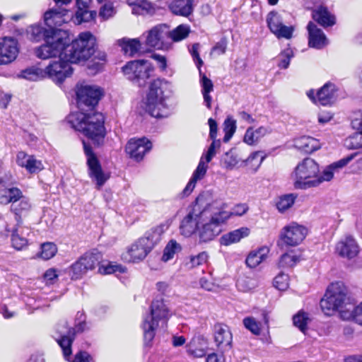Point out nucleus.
<instances>
[{
  "mask_svg": "<svg viewBox=\"0 0 362 362\" xmlns=\"http://www.w3.org/2000/svg\"><path fill=\"white\" fill-rule=\"evenodd\" d=\"M44 69L31 66L22 70L19 76L30 81H37L45 77Z\"/></svg>",
  "mask_w": 362,
  "mask_h": 362,
  "instance_id": "nucleus-42",
  "label": "nucleus"
},
{
  "mask_svg": "<svg viewBox=\"0 0 362 362\" xmlns=\"http://www.w3.org/2000/svg\"><path fill=\"white\" fill-rule=\"evenodd\" d=\"M212 143L209 147L205 158L206 163H209L213 157L216 155V148H218L221 146L220 140L211 139Z\"/></svg>",
  "mask_w": 362,
  "mask_h": 362,
  "instance_id": "nucleus-63",
  "label": "nucleus"
},
{
  "mask_svg": "<svg viewBox=\"0 0 362 362\" xmlns=\"http://www.w3.org/2000/svg\"><path fill=\"white\" fill-rule=\"evenodd\" d=\"M269 250L267 247H262L258 250L251 252L246 260V264L250 268H255L265 259Z\"/></svg>",
  "mask_w": 362,
  "mask_h": 362,
  "instance_id": "nucleus-33",
  "label": "nucleus"
},
{
  "mask_svg": "<svg viewBox=\"0 0 362 362\" xmlns=\"http://www.w3.org/2000/svg\"><path fill=\"white\" fill-rule=\"evenodd\" d=\"M207 168V165L202 160H201L197 169L193 173L192 178L196 181L202 179L206 173Z\"/></svg>",
  "mask_w": 362,
  "mask_h": 362,
  "instance_id": "nucleus-62",
  "label": "nucleus"
},
{
  "mask_svg": "<svg viewBox=\"0 0 362 362\" xmlns=\"http://www.w3.org/2000/svg\"><path fill=\"white\" fill-rule=\"evenodd\" d=\"M312 17L315 21L323 27L332 26L335 24L334 16L322 5L313 10Z\"/></svg>",
  "mask_w": 362,
  "mask_h": 362,
  "instance_id": "nucleus-28",
  "label": "nucleus"
},
{
  "mask_svg": "<svg viewBox=\"0 0 362 362\" xmlns=\"http://www.w3.org/2000/svg\"><path fill=\"white\" fill-rule=\"evenodd\" d=\"M90 2L91 0H76V18L78 23L88 22L95 17L96 12L89 9Z\"/></svg>",
  "mask_w": 362,
  "mask_h": 362,
  "instance_id": "nucleus-27",
  "label": "nucleus"
},
{
  "mask_svg": "<svg viewBox=\"0 0 362 362\" xmlns=\"http://www.w3.org/2000/svg\"><path fill=\"white\" fill-rule=\"evenodd\" d=\"M319 166L312 158H305L295 168L293 177L294 180V187L296 189H305L316 187L320 183L330 181L332 175L329 170H323L320 175H318Z\"/></svg>",
  "mask_w": 362,
  "mask_h": 362,
  "instance_id": "nucleus-4",
  "label": "nucleus"
},
{
  "mask_svg": "<svg viewBox=\"0 0 362 362\" xmlns=\"http://www.w3.org/2000/svg\"><path fill=\"white\" fill-rule=\"evenodd\" d=\"M190 29L187 25H180L173 30H169L168 40L179 42L185 39L189 34Z\"/></svg>",
  "mask_w": 362,
  "mask_h": 362,
  "instance_id": "nucleus-40",
  "label": "nucleus"
},
{
  "mask_svg": "<svg viewBox=\"0 0 362 362\" xmlns=\"http://www.w3.org/2000/svg\"><path fill=\"white\" fill-rule=\"evenodd\" d=\"M170 226V222L166 221L148 230L143 237L139 238L128 247L127 252L123 255V258L132 262L143 260L154 246L160 241L161 236Z\"/></svg>",
  "mask_w": 362,
  "mask_h": 362,
  "instance_id": "nucleus-3",
  "label": "nucleus"
},
{
  "mask_svg": "<svg viewBox=\"0 0 362 362\" xmlns=\"http://www.w3.org/2000/svg\"><path fill=\"white\" fill-rule=\"evenodd\" d=\"M307 233L305 227L293 222L281 229L279 238L286 245L296 246L305 239Z\"/></svg>",
  "mask_w": 362,
  "mask_h": 362,
  "instance_id": "nucleus-18",
  "label": "nucleus"
},
{
  "mask_svg": "<svg viewBox=\"0 0 362 362\" xmlns=\"http://www.w3.org/2000/svg\"><path fill=\"white\" fill-rule=\"evenodd\" d=\"M293 57V50L291 48L285 49L278 56V66L281 69H287Z\"/></svg>",
  "mask_w": 362,
  "mask_h": 362,
  "instance_id": "nucleus-53",
  "label": "nucleus"
},
{
  "mask_svg": "<svg viewBox=\"0 0 362 362\" xmlns=\"http://www.w3.org/2000/svg\"><path fill=\"white\" fill-rule=\"evenodd\" d=\"M30 208V203L25 197H23L19 201L11 205V211L15 214L17 223H21V215L27 213Z\"/></svg>",
  "mask_w": 362,
  "mask_h": 362,
  "instance_id": "nucleus-35",
  "label": "nucleus"
},
{
  "mask_svg": "<svg viewBox=\"0 0 362 362\" xmlns=\"http://www.w3.org/2000/svg\"><path fill=\"white\" fill-rule=\"evenodd\" d=\"M45 43L37 47L35 55L42 59L49 58H64L65 45L67 40V34L62 30L54 34L45 40Z\"/></svg>",
  "mask_w": 362,
  "mask_h": 362,
  "instance_id": "nucleus-9",
  "label": "nucleus"
},
{
  "mask_svg": "<svg viewBox=\"0 0 362 362\" xmlns=\"http://www.w3.org/2000/svg\"><path fill=\"white\" fill-rule=\"evenodd\" d=\"M207 168V165L202 160H201L197 169L193 173L192 178L196 181L202 179L206 173Z\"/></svg>",
  "mask_w": 362,
  "mask_h": 362,
  "instance_id": "nucleus-61",
  "label": "nucleus"
},
{
  "mask_svg": "<svg viewBox=\"0 0 362 362\" xmlns=\"http://www.w3.org/2000/svg\"><path fill=\"white\" fill-rule=\"evenodd\" d=\"M57 252V246L52 243H45L41 245V252L40 257L45 259L48 260L53 257Z\"/></svg>",
  "mask_w": 362,
  "mask_h": 362,
  "instance_id": "nucleus-51",
  "label": "nucleus"
},
{
  "mask_svg": "<svg viewBox=\"0 0 362 362\" xmlns=\"http://www.w3.org/2000/svg\"><path fill=\"white\" fill-rule=\"evenodd\" d=\"M269 133V129L264 127H260L255 131L253 130L252 128L250 127L247 129L245 132L244 136V141L249 145L255 144L261 138H262Z\"/></svg>",
  "mask_w": 362,
  "mask_h": 362,
  "instance_id": "nucleus-37",
  "label": "nucleus"
},
{
  "mask_svg": "<svg viewBox=\"0 0 362 362\" xmlns=\"http://www.w3.org/2000/svg\"><path fill=\"white\" fill-rule=\"evenodd\" d=\"M29 232V228L17 223V227L13 230L11 235L12 246L17 250H23L26 247L28 241L24 235H28Z\"/></svg>",
  "mask_w": 362,
  "mask_h": 362,
  "instance_id": "nucleus-29",
  "label": "nucleus"
},
{
  "mask_svg": "<svg viewBox=\"0 0 362 362\" xmlns=\"http://www.w3.org/2000/svg\"><path fill=\"white\" fill-rule=\"evenodd\" d=\"M170 315V311L162 298L152 302L150 314L144 318L142 324L146 345L152 341L159 326L163 327L167 325Z\"/></svg>",
  "mask_w": 362,
  "mask_h": 362,
  "instance_id": "nucleus-6",
  "label": "nucleus"
},
{
  "mask_svg": "<svg viewBox=\"0 0 362 362\" xmlns=\"http://www.w3.org/2000/svg\"><path fill=\"white\" fill-rule=\"evenodd\" d=\"M44 168L41 160L35 158L34 156H30L28 158V163L27 162V166L25 169L30 173H37Z\"/></svg>",
  "mask_w": 362,
  "mask_h": 362,
  "instance_id": "nucleus-56",
  "label": "nucleus"
},
{
  "mask_svg": "<svg viewBox=\"0 0 362 362\" xmlns=\"http://www.w3.org/2000/svg\"><path fill=\"white\" fill-rule=\"evenodd\" d=\"M181 249L182 248L180 245L175 240H170L164 249L162 260L163 262H168V260L173 259L175 254L179 252Z\"/></svg>",
  "mask_w": 362,
  "mask_h": 362,
  "instance_id": "nucleus-45",
  "label": "nucleus"
},
{
  "mask_svg": "<svg viewBox=\"0 0 362 362\" xmlns=\"http://www.w3.org/2000/svg\"><path fill=\"white\" fill-rule=\"evenodd\" d=\"M209 255L206 252H202L199 253L197 255L192 256L190 257L189 262H187V265L190 268H193L195 267H198L199 265H202L206 263L208 260Z\"/></svg>",
  "mask_w": 362,
  "mask_h": 362,
  "instance_id": "nucleus-57",
  "label": "nucleus"
},
{
  "mask_svg": "<svg viewBox=\"0 0 362 362\" xmlns=\"http://www.w3.org/2000/svg\"><path fill=\"white\" fill-rule=\"evenodd\" d=\"M192 0H175L168 7L171 12L175 15L188 16L193 12Z\"/></svg>",
  "mask_w": 362,
  "mask_h": 362,
  "instance_id": "nucleus-30",
  "label": "nucleus"
},
{
  "mask_svg": "<svg viewBox=\"0 0 362 362\" xmlns=\"http://www.w3.org/2000/svg\"><path fill=\"white\" fill-rule=\"evenodd\" d=\"M296 197L293 194L281 196L276 202V208L280 212H284L291 208L295 202Z\"/></svg>",
  "mask_w": 362,
  "mask_h": 362,
  "instance_id": "nucleus-49",
  "label": "nucleus"
},
{
  "mask_svg": "<svg viewBox=\"0 0 362 362\" xmlns=\"http://www.w3.org/2000/svg\"><path fill=\"white\" fill-rule=\"evenodd\" d=\"M5 193L8 194L9 201L11 204L16 203L17 201H19L23 197L22 192L17 187H11L5 189Z\"/></svg>",
  "mask_w": 362,
  "mask_h": 362,
  "instance_id": "nucleus-60",
  "label": "nucleus"
},
{
  "mask_svg": "<svg viewBox=\"0 0 362 362\" xmlns=\"http://www.w3.org/2000/svg\"><path fill=\"white\" fill-rule=\"evenodd\" d=\"M209 212V204L202 211L197 212L194 209L189 211L180 223V234L185 237H190L198 232L200 224L208 218Z\"/></svg>",
  "mask_w": 362,
  "mask_h": 362,
  "instance_id": "nucleus-14",
  "label": "nucleus"
},
{
  "mask_svg": "<svg viewBox=\"0 0 362 362\" xmlns=\"http://www.w3.org/2000/svg\"><path fill=\"white\" fill-rule=\"evenodd\" d=\"M18 54V43L12 37L0 39V65L8 64L13 62Z\"/></svg>",
  "mask_w": 362,
  "mask_h": 362,
  "instance_id": "nucleus-22",
  "label": "nucleus"
},
{
  "mask_svg": "<svg viewBox=\"0 0 362 362\" xmlns=\"http://www.w3.org/2000/svg\"><path fill=\"white\" fill-rule=\"evenodd\" d=\"M210 212L208 218L201 223L198 230L199 243H207L215 238L221 231V223H224L229 215L223 210L215 207L214 204H209Z\"/></svg>",
  "mask_w": 362,
  "mask_h": 362,
  "instance_id": "nucleus-8",
  "label": "nucleus"
},
{
  "mask_svg": "<svg viewBox=\"0 0 362 362\" xmlns=\"http://www.w3.org/2000/svg\"><path fill=\"white\" fill-rule=\"evenodd\" d=\"M67 121L74 129L82 132L94 144L99 146L103 143L106 130L102 113L95 111L90 113L72 112L68 116Z\"/></svg>",
  "mask_w": 362,
  "mask_h": 362,
  "instance_id": "nucleus-2",
  "label": "nucleus"
},
{
  "mask_svg": "<svg viewBox=\"0 0 362 362\" xmlns=\"http://www.w3.org/2000/svg\"><path fill=\"white\" fill-rule=\"evenodd\" d=\"M223 160L226 168L229 169H232L239 162L238 155L233 150H230L226 153L223 157Z\"/></svg>",
  "mask_w": 362,
  "mask_h": 362,
  "instance_id": "nucleus-58",
  "label": "nucleus"
},
{
  "mask_svg": "<svg viewBox=\"0 0 362 362\" xmlns=\"http://www.w3.org/2000/svg\"><path fill=\"white\" fill-rule=\"evenodd\" d=\"M64 58L70 63H81L93 57L88 65L91 74L100 71L106 62L104 52L96 49V40L90 32L81 33L78 37L70 42L67 36Z\"/></svg>",
  "mask_w": 362,
  "mask_h": 362,
  "instance_id": "nucleus-1",
  "label": "nucleus"
},
{
  "mask_svg": "<svg viewBox=\"0 0 362 362\" xmlns=\"http://www.w3.org/2000/svg\"><path fill=\"white\" fill-rule=\"evenodd\" d=\"M236 130V121L230 117H228L223 123V131L225 136L223 141H228L234 134Z\"/></svg>",
  "mask_w": 362,
  "mask_h": 362,
  "instance_id": "nucleus-52",
  "label": "nucleus"
},
{
  "mask_svg": "<svg viewBox=\"0 0 362 362\" xmlns=\"http://www.w3.org/2000/svg\"><path fill=\"white\" fill-rule=\"evenodd\" d=\"M70 62L64 58H59L57 61H52L44 69L45 77L48 76L57 83H62L66 78L69 77L73 73V69Z\"/></svg>",
  "mask_w": 362,
  "mask_h": 362,
  "instance_id": "nucleus-16",
  "label": "nucleus"
},
{
  "mask_svg": "<svg viewBox=\"0 0 362 362\" xmlns=\"http://www.w3.org/2000/svg\"><path fill=\"white\" fill-rule=\"evenodd\" d=\"M295 146L307 153H310L320 148L318 140L311 136H301L295 141Z\"/></svg>",
  "mask_w": 362,
  "mask_h": 362,
  "instance_id": "nucleus-32",
  "label": "nucleus"
},
{
  "mask_svg": "<svg viewBox=\"0 0 362 362\" xmlns=\"http://www.w3.org/2000/svg\"><path fill=\"white\" fill-rule=\"evenodd\" d=\"M351 301L347 296V291L341 282L331 284L320 300V308L326 315H332L336 311L340 310L342 317L349 311L348 307L351 306Z\"/></svg>",
  "mask_w": 362,
  "mask_h": 362,
  "instance_id": "nucleus-5",
  "label": "nucleus"
},
{
  "mask_svg": "<svg viewBox=\"0 0 362 362\" xmlns=\"http://www.w3.org/2000/svg\"><path fill=\"white\" fill-rule=\"evenodd\" d=\"M351 127L356 131H362V111L354 112L351 119Z\"/></svg>",
  "mask_w": 362,
  "mask_h": 362,
  "instance_id": "nucleus-64",
  "label": "nucleus"
},
{
  "mask_svg": "<svg viewBox=\"0 0 362 362\" xmlns=\"http://www.w3.org/2000/svg\"><path fill=\"white\" fill-rule=\"evenodd\" d=\"M168 82L164 79L153 80L149 86L146 98V110L156 118L167 116V108L163 96L164 90L168 86Z\"/></svg>",
  "mask_w": 362,
  "mask_h": 362,
  "instance_id": "nucleus-7",
  "label": "nucleus"
},
{
  "mask_svg": "<svg viewBox=\"0 0 362 362\" xmlns=\"http://www.w3.org/2000/svg\"><path fill=\"white\" fill-rule=\"evenodd\" d=\"M60 30L55 28H45L43 26L35 24L29 26L27 29V35L28 38L33 42H40L42 40L44 41L47 37L52 36L54 34L58 33Z\"/></svg>",
  "mask_w": 362,
  "mask_h": 362,
  "instance_id": "nucleus-26",
  "label": "nucleus"
},
{
  "mask_svg": "<svg viewBox=\"0 0 362 362\" xmlns=\"http://www.w3.org/2000/svg\"><path fill=\"white\" fill-rule=\"evenodd\" d=\"M168 35L169 27L166 24L156 25L148 31L146 44L158 49H168L170 47Z\"/></svg>",
  "mask_w": 362,
  "mask_h": 362,
  "instance_id": "nucleus-15",
  "label": "nucleus"
},
{
  "mask_svg": "<svg viewBox=\"0 0 362 362\" xmlns=\"http://www.w3.org/2000/svg\"><path fill=\"white\" fill-rule=\"evenodd\" d=\"M122 70L129 80L141 87L145 86L153 68L148 60L140 59L129 62L123 66Z\"/></svg>",
  "mask_w": 362,
  "mask_h": 362,
  "instance_id": "nucleus-10",
  "label": "nucleus"
},
{
  "mask_svg": "<svg viewBox=\"0 0 362 362\" xmlns=\"http://www.w3.org/2000/svg\"><path fill=\"white\" fill-rule=\"evenodd\" d=\"M274 286L280 291L286 290L288 286V276L279 274L274 279Z\"/></svg>",
  "mask_w": 362,
  "mask_h": 362,
  "instance_id": "nucleus-59",
  "label": "nucleus"
},
{
  "mask_svg": "<svg viewBox=\"0 0 362 362\" xmlns=\"http://www.w3.org/2000/svg\"><path fill=\"white\" fill-rule=\"evenodd\" d=\"M126 268L121 264L109 263L107 265H100L98 272L101 274H110L115 272L124 273Z\"/></svg>",
  "mask_w": 362,
  "mask_h": 362,
  "instance_id": "nucleus-54",
  "label": "nucleus"
},
{
  "mask_svg": "<svg viewBox=\"0 0 362 362\" xmlns=\"http://www.w3.org/2000/svg\"><path fill=\"white\" fill-rule=\"evenodd\" d=\"M81 257L75 262L69 268V275L71 279H81L88 272L84 266Z\"/></svg>",
  "mask_w": 362,
  "mask_h": 362,
  "instance_id": "nucleus-44",
  "label": "nucleus"
},
{
  "mask_svg": "<svg viewBox=\"0 0 362 362\" xmlns=\"http://www.w3.org/2000/svg\"><path fill=\"white\" fill-rule=\"evenodd\" d=\"M243 325L252 334L259 335L261 332L260 323L252 317H247L243 320Z\"/></svg>",
  "mask_w": 362,
  "mask_h": 362,
  "instance_id": "nucleus-55",
  "label": "nucleus"
},
{
  "mask_svg": "<svg viewBox=\"0 0 362 362\" xmlns=\"http://www.w3.org/2000/svg\"><path fill=\"white\" fill-rule=\"evenodd\" d=\"M214 339L221 353L225 354L233 348V334L228 326L216 323L214 326Z\"/></svg>",
  "mask_w": 362,
  "mask_h": 362,
  "instance_id": "nucleus-20",
  "label": "nucleus"
},
{
  "mask_svg": "<svg viewBox=\"0 0 362 362\" xmlns=\"http://www.w3.org/2000/svg\"><path fill=\"white\" fill-rule=\"evenodd\" d=\"M67 13V9L60 6H56V8L49 9L45 13V23L49 28L61 26L62 24L66 22L65 16Z\"/></svg>",
  "mask_w": 362,
  "mask_h": 362,
  "instance_id": "nucleus-24",
  "label": "nucleus"
},
{
  "mask_svg": "<svg viewBox=\"0 0 362 362\" xmlns=\"http://www.w3.org/2000/svg\"><path fill=\"white\" fill-rule=\"evenodd\" d=\"M200 84L205 105L207 108L211 109L212 98L209 93L214 90L213 82L205 74H203L201 76Z\"/></svg>",
  "mask_w": 362,
  "mask_h": 362,
  "instance_id": "nucleus-36",
  "label": "nucleus"
},
{
  "mask_svg": "<svg viewBox=\"0 0 362 362\" xmlns=\"http://www.w3.org/2000/svg\"><path fill=\"white\" fill-rule=\"evenodd\" d=\"M119 45L124 53L129 57H133L141 48V44L136 39H122L119 40Z\"/></svg>",
  "mask_w": 362,
  "mask_h": 362,
  "instance_id": "nucleus-39",
  "label": "nucleus"
},
{
  "mask_svg": "<svg viewBox=\"0 0 362 362\" xmlns=\"http://www.w3.org/2000/svg\"><path fill=\"white\" fill-rule=\"evenodd\" d=\"M84 153L87 157V165L89 170V175L96 181L97 187L100 189L107 180V177L104 174L100 162L93 153L91 146L83 141Z\"/></svg>",
  "mask_w": 362,
  "mask_h": 362,
  "instance_id": "nucleus-17",
  "label": "nucleus"
},
{
  "mask_svg": "<svg viewBox=\"0 0 362 362\" xmlns=\"http://www.w3.org/2000/svg\"><path fill=\"white\" fill-rule=\"evenodd\" d=\"M348 308L349 311H346V315L343 317L352 318L356 323L362 325V303L354 307V303L351 302V306Z\"/></svg>",
  "mask_w": 362,
  "mask_h": 362,
  "instance_id": "nucleus-50",
  "label": "nucleus"
},
{
  "mask_svg": "<svg viewBox=\"0 0 362 362\" xmlns=\"http://www.w3.org/2000/svg\"><path fill=\"white\" fill-rule=\"evenodd\" d=\"M309 46L315 49H322L328 44V40L322 30L310 21L307 26Z\"/></svg>",
  "mask_w": 362,
  "mask_h": 362,
  "instance_id": "nucleus-25",
  "label": "nucleus"
},
{
  "mask_svg": "<svg viewBox=\"0 0 362 362\" xmlns=\"http://www.w3.org/2000/svg\"><path fill=\"white\" fill-rule=\"evenodd\" d=\"M248 234V228H241L223 235L221 238V243L223 245H229L240 241L241 238L247 236Z\"/></svg>",
  "mask_w": 362,
  "mask_h": 362,
  "instance_id": "nucleus-34",
  "label": "nucleus"
},
{
  "mask_svg": "<svg viewBox=\"0 0 362 362\" xmlns=\"http://www.w3.org/2000/svg\"><path fill=\"white\" fill-rule=\"evenodd\" d=\"M205 345L206 343L202 337H194L187 345V352L196 358L203 357L206 354Z\"/></svg>",
  "mask_w": 362,
  "mask_h": 362,
  "instance_id": "nucleus-31",
  "label": "nucleus"
},
{
  "mask_svg": "<svg viewBox=\"0 0 362 362\" xmlns=\"http://www.w3.org/2000/svg\"><path fill=\"white\" fill-rule=\"evenodd\" d=\"M358 155V153H351V154L332 163L327 168H326L325 169V170H329L333 176L334 170L343 168L346 165H348Z\"/></svg>",
  "mask_w": 362,
  "mask_h": 362,
  "instance_id": "nucleus-48",
  "label": "nucleus"
},
{
  "mask_svg": "<svg viewBox=\"0 0 362 362\" xmlns=\"http://www.w3.org/2000/svg\"><path fill=\"white\" fill-rule=\"evenodd\" d=\"M129 4L134 6L133 13L144 15L152 13L153 7L150 2L146 0H129Z\"/></svg>",
  "mask_w": 362,
  "mask_h": 362,
  "instance_id": "nucleus-41",
  "label": "nucleus"
},
{
  "mask_svg": "<svg viewBox=\"0 0 362 362\" xmlns=\"http://www.w3.org/2000/svg\"><path fill=\"white\" fill-rule=\"evenodd\" d=\"M300 261V256L296 255L293 251L284 253L280 257L279 266L280 267H292Z\"/></svg>",
  "mask_w": 362,
  "mask_h": 362,
  "instance_id": "nucleus-46",
  "label": "nucleus"
},
{
  "mask_svg": "<svg viewBox=\"0 0 362 362\" xmlns=\"http://www.w3.org/2000/svg\"><path fill=\"white\" fill-rule=\"evenodd\" d=\"M83 263L87 271L93 270L97 265L100 264L103 255L97 251L86 252L81 256Z\"/></svg>",
  "mask_w": 362,
  "mask_h": 362,
  "instance_id": "nucleus-38",
  "label": "nucleus"
},
{
  "mask_svg": "<svg viewBox=\"0 0 362 362\" xmlns=\"http://www.w3.org/2000/svg\"><path fill=\"white\" fill-rule=\"evenodd\" d=\"M152 148L151 142L146 137L130 139L126 146V152L131 158L139 161Z\"/></svg>",
  "mask_w": 362,
  "mask_h": 362,
  "instance_id": "nucleus-21",
  "label": "nucleus"
},
{
  "mask_svg": "<svg viewBox=\"0 0 362 362\" xmlns=\"http://www.w3.org/2000/svg\"><path fill=\"white\" fill-rule=\"evenodd\" d=\"M344 145L349 149L362 148V131H356L355 133L350 135L345 139Z\"/></svg>",
  "mask_w": 362,
  "mask_h": 362,
  "instance_id": "nucleus-47",
  "label": "nucleus"
},
{
  "mask_svg": "<svg viewBox=\"0 0 362 362\" xmlns=\"http://www.w3.org/2000/svg\"><path fill=\"white\" fill-rule=\"evenodd\" d=\"M289 15L285 12L279 13L270 11L267 16V23L270 31L279 39L287 40L293 37L295 28L293 25H286V17Z\"/></svg>",
  "mask_w": 362,
  "mask_h": 362,
  "instance_id": "nucleus-11",
  "label": "nucleus"
},
{
  "mask_svg": "<svg viewBox=\"0 0 362 362\" xmlns=\"http://www.w3.org/2000/svg\"><path fill=\"white\" fill-rule=\"evenodd\" d=\"M307 95L315 104L330 105L334 101L335 98L334 86L332 83H326L316 93L313 90H310Z\"/></svg>",
  "mask_w": 362,
  "mask_h": 362,
  "instance_id": "nucleus-23",
  "label": "nucleus"
},
{
  "mask_svg": "<svg viewBox=\"0 0 362 362\" xmlns=\"http://www.w3.org/2000/svg\"><path fill=\"white\" fill-rule=\"evenodd\" d=\"M102 95V89L98 86L88 84L78 86L76 96L80 112L86 111V107L93 111V108L98 103Z\"/></svg>",
  "mask_w": 362,
  "mask_h": 362,
  "instance_id": "nucleus-12",
  "label": "nucleus"
},
{
  "mask_svg": "<svg viewBox=\"0 0 362 362\" xmlns=\"http://www.w3.org/2000/svg\"><path fill=\"white\" fill-rule=\"evenodd\" d=\"M360 252L359 245L351 235L342 237L335 245V253L341 258L349 260L356 258Z\"/></svg>",
  "mask_w": 362,
  "mask_h": 362,
  "instance_id": "nucleus-19",
  "label": "nucleus"
},
{
  "mask_svg": "<svg viewBox=\"0 0 362 362\" xmlns=\"http://www.w3.org/2000/svg\"><path fill=\"white\" fill-rule=\"evenodd\" d=\"M310 320L308 313L303 310H300L293 317L294 326L298 327L303 333L307 330V325Z\"/></svg>",
  "mask_w": 362,
  "mask_h": 362,
  "instance_id": "nucleus-43",
  "label": "nucleus"
},
{
  "mask_svg": "<svg viewBox=\"0 0 362 362\" xmlns=\"http://www.w3.org/2000/svg\"><path fill=\"white\" fill-rule=\"evenodd\" d=\"M86 328V322H79L74 328H69L66 322H63L62 325H58L57 331L60 334V338L57 339V342L62 349L64 356L66 359L71 355V344L74 340L76 333L82 332Z\"/></svg>",
  "mask_w": 362,
  "mask_h": 362,
  "instance_id": "nucleus-13",
  "label": "nucleus"
}]
</instances>
